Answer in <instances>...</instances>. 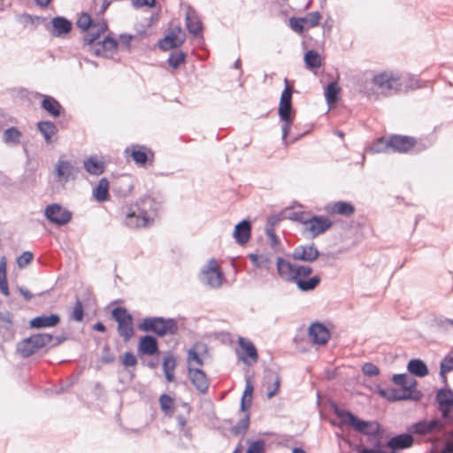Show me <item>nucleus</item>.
<instances>
[{"mask_svg":"<svg viewBox=\"0 0 453 453\" xmlns=\"http://www.w3.org/2000/svg\"><path fill=\"white\" fill-rule=\"evenodd\" d=\"M186 27L188 31L194 36H198L203 29V23L195 14L188 13L186 16Z\"/></svg>","mask_w":453,"mask_h":453,"instance_id":"36","label":"nucleus"},{"mask_svg":"<svg viewBox=\"0 0 453 453\" xmlns=\"http://www.w3.org/2000/svg\"><path fill=\"white\" fill-rule=\"evenodd\" d=\"M311 216L307 211H292L289 214L288 218H289V219H291L293 221H296V222L302 223L303 225H304L306 226L308 222H309V219H311Z\"/></svg>","mask_w":453,"mask_h":453,"instance_id":"50","label":"nucleus"},{"mask_svg":"<svg viewBox=\"0 0 453 453\" xmlns=\"http://www.w3.org/2000/svg\"><path fill=\"white\" fill-rule=\"evenodd\" d=\"M334 414L340 418L339 426H348L354 428L355 431L365 434L376 436L380 434V424L377 421H365L359 419L349 411L334 408Z\"/></svg>","mask_w":453,"mask_h":453,"instance_id":"5","label":"nucleus"},{"mask_svg":"<svg viewBox=\"0 0 453 453\" xmlns=\"http://www.w3.org/2000/svg\"><path fill=\"white\" fill-rule=\"evenodd\" d=\"M77 27L87 33L83 35L84 43H93L100 35L108 29L105 19H100L94 21L90 14L84 12L77 20Z\"/></svg>","mask_w":453,"mask_h":453,"instance_id":"7","label":"nucleus"},{"mask_svg":"<svg viewBox=\"0 0 453 453\" xmlns=\"http://www.w3.org/2000/svg\"><path fill=\"white\" fill-rule=\"evenodd\" d=\"M438 410L443 418H449L453 411V390L449 388H440L435 395Z\"/></svg>","mask_w":453,"mask_h":453,"instance_id":"14","label":"nucleus"},{"mask_svg":"<svg viewBox=\"0 0 453 453\" xmlns=\"http://www.w3.org/2000/svg\"><path fill=\"white\" fill-rule=\"evenodd\" d=\"M188 376L193 386L200 394L204 395L208 392L210 380L203 370L188 366Z\"/></svg>","mask_w":453,"mask_h":453,"instance_id":"19","label":"nucleus"},{"mask_svg":"<svg viewBox=\"0 0 453 453\" xmlns=\"http://www.w3.org/2000/svg\"><path fill=\"white\" fill-rule=\"evenodd\" d=\"M60 322V317L58 314L41 315L30 320V326L33 328L52 327Z\"/></svg>","mask_w":453,"mask_h":453,"instance_id":"28","label":"nucleus"},{"mask_svg":"<svg viewBox=\"0 0 453 453\" xmlns=\"http://www.w3.org/2000/svg\"><path fill=\"white\" fill-rule=\"evenodd\" d=\"M392 381L395 384L401 386V390L404 395H408L410 393L413 396H418L417 401H419L423 396L422 393L416 388L417 382L415 379L409 377L404 373L395 374L392 377Z\"/></svg>","mask_w":453,"mask_h":453,"instance_id":"20","label":"nucleus"},{"mask_svg":"<svg viewBox=\"0 0 453 453\" xmlns=\"http://www.w3.org/2000/svg\"><path fill=\"white\" fill-rule=\"evenodd\" d=\"M134 206L136 211L129 208L126 211L125 224L130 228L147 227L153 224L160 209V203L150 195L139 198Z\"/></svg>","mask_w":453,"mask_h":453,"instance_id":"2","label":"nucleus"},{"mask_svg":"<svg viewBox=\"0 0 453 453\" xmlns=\"http://www.w3.org/2000/svg\"><path fill=\"white\" fill-rule=\"evenodd\" d=\"M138 352L142 355L153 356L158 353L157 341L152 335L142 336L138 345Z\"/></svg>","mask_w":453,"mask_h":453,"instance_id":"26","label":"nucleus"},{"mask_svg":"<svg viewBox=\"0 0 453 453\" xmlns=\"http://www.w3.org/2000/svg\"><path fill=\"white\" fill-rule=\"evenodd\" d=\"M303 19H305L304 23L306 25V28L308 29V28H311V27H315L319 26L320 19H321V15L319 13V12H309Z\"/></svg>","mask_w":453,"mask_h":453,"instance_id":"52","label":"nucleus"},{"mask_svg":"<svg viewBox=\"0 0 453 453\" xmlns=\"http://www.w3.org/2000/svg\"><path fill=\"white\" fill-rule=\"evenodd\" d=\"M52 340L53 336L50 334H33L19 342L17 350L23 357H29L40 349L50 344Z\"/></svg>","mask_w":453,"mask_h":453,"instance_id":"10","label":"nucleus"},{"mask_svg":"<svg viewBox=\"0 0 453 453\" xmlns=\"http://www.w3.org/2000/svg\"><path fill=\"white\" fill-rule=\"evenodd\" d=\"M0 336L4 342H12L16 336L14 315L8 311H0Z\"/></svg>","mask_w":453,"mask_h":453,"instance_id":"16","label":"nucleus"},{"mask_svg":"<svg viewBox=\"0 0 453 453\" xmlns=\"http://www.w3.org/2000/svg\"><path fill=\"white\" fill-rule=\"evenodd\" d=\"M0 291L5 296H9L10 291L6 278V260L3 257L0 261Z\"/></svg>","mask_w":453,"mask_h":453,"instance_id":"41","label":"nucleus"},{"mask_svg":"<svg viewBox=\"0 0 453 453\" xmlns=\"http://www.w3.org/2000/svg\"><path fill=\"white\" fill-rule=\"evenodd\" d=\"M37 128L47 143H51L53 142L52 136L58 133L57 126L52 121L49 120L38 122Z\"/></svg>","mask_w":453,"mask_h":453,"instance_id":"32","label":"nucleus"},{"mask_svg":"<svg viewBox=\"0 0 453 453\" xmlns=\"http://www.w3.org/2000/svg\"><path fill=\"white\" fill-rule=\"evenodd\" d=\"M188 362L189 364L188 366H191L192 362L196 363L199 366L203 365V359L200 357L199 354L195 349H190L188 350Z\"/></svg>","mask_w":453,"mask_h":453,"instance_id":"59","label":"nucleus"},{"mask_svg":"<svg viewBox=\"0 0 453 453\" xmlns=\"http://www.w3.org/2000/svg\"><path fill=\"white\" fill-rule=\"evenodd\" d=\"M143 332H150L157 336L174 335L178 333V323L174 319L147 317L138 326Z\"/></svg>","mask_w":453,"mask_h":453,"instance_id":"6","label":"nucleus"},{"mask_svg":"<svg viewBox=\"0 0 453 453\" xmlns=\"http://www.w3.org/2000/svg\"><path fill=\"white\" fill-rule=\"evenodd\" d=\"M203 273L204 274L206 284L213 288L221 287L224 280V273L221 271L217 260L211 258Z\"/></svg>","mask_w":453,"mask_h":453,"instance_id":"15","label":"nucleus"},{"mask_svg":"<svg viewBox=\"0 0 453 453\" xmlns=\"http://www.w3.org/2000/svg\"><path fill=\"white\" fill-rule=\"evenodd\" d=\"M269 380L273 381V385L267 386V397L272 398L278 393L280 380L279 375L274 372L270 373Z\"/></svg>","mask_w":453,"mask_h":453,"instance_id":"48","label":"nucleus"},{"mask_svg":"<svg viewBox=\"0 0 453 453\" xmlns=\"http://www.w3.org/2000/svg\"><path fill=\"white\" fill-rule=\"evenodd\" d=\"M20 137L21 132L14 127L7 128L4 133V141L6 143L12 142L14 144H19Z\"/></svg>","mask_w":453,"mask_h":453,"instance_id":"44","label":"nucleus"},{"mask_svg":"<svg viewBox=\"0 0 453 453\" xmlns=\"http://www.w3.org/2000/svg\"><path fill=\"white\" fill-rule=\"evenodd\" d=\"M112 319L118 323L117 332L124 342H128L134 335L133 316L125 307H116L111 311Z\"/></svg>","mask_w":453,"mask_h":453,"instance_id":"9","label":"nucleus"},{"mask_svg":"<svg viewBox=\"0 0 453 453\" xmlns=\"http://www.w3.org/2000/svg\"><path fill=\"white\" fill-rule=\"evenodd\" d=\"M309 337L314 344L325 345L330 338V332L323 324L314 322L309 327Z\"/></svg>","mask_w":453,"mask_h":453,"instance_id":"23","label":"nucleus"},{"mask_svg":"<svg viewBox=\"0 0 453 453\" xmlns=\"http://www.w3.org/2000/svg\"><path fill=\"white\" fill-rule=\"evenodd\" d=\"M362 372L365 375L372 377L380 373V369L372 363H365L362 367Z\"/></svg>","mask_w":453,"mask_h":453,"instance_id":"57","label":"nucleus"},{"mask_svg":"<svg viewBox=\"0 0 453 453\" xmlns=\"http://www.w3.org/2000/svg\"><path fill=\"white\" fill-rule=\"evenodd\" d=\"M265 442L264 440L259 439L255 441H252L247 450L246 453H265Z\"/></svg>","mask_w":453,"mask_h":453,"instance_id":"54","label":"nucleus"},{"mask_svg":"<svg viewBox=\"0 0 453 453\" xmlns=\"http://www.w3.org/2000/svg\"><path fill=\"white\" fill-rule=\"evenodd\" d=\"M372 82L384 96L391 95L392 92L397 93L403 87L401 75L393 71H383L374 74Z\"/></svg>","mask_w":453,"mask_h":453,"instance_id":"8","label":"nucleus"},{"mask_svg":"<svg viewBox=\"0 0 453 453\" xmlns=\"http://www.w3.org/2000/svg\"><path fill=\"white\" fill-rule=\"evenodd\" d=\"M276 268L279 277L285 282L295 283L297 288L303 292L314 290L321 281L319 275L309 277L312 273V267L304 265H296L288 260L278 257Z\"/></svg>","mask_w":453,"mask_h":453,"instance_id":"1","label":"nucleus"},{"mask_svg":"<svg viewBox=\"0 0 453 453\" xmlns=\"http://www.w3.org/2000/svg\"><path fill=\"white\" fill-rule=\"evenodd\" d=\"M185 59L186 54L183 51L173 50L170 53L167 61L172 67L177 68L181 63L185 62Z\"/></svg>","mask_w":453,"mask_h":453,"instance_id":"47","label":"nucleus"},{"mask_svg":"<svg viewBox=\"0 0 453 453\" xmlns=\"http://www.w3.org/2000/svg\"><path fill=\"white\" fill-rule=\"evenodd\" d=\"M304 62L308 68H319L321 65V58L316 50H310L304 55Z\"/></svg>","mask_w":453,"mask_h":453,"instance_id":"42","label":"nucleus"},{"mask_svg":"<svg viewBox=\"0 0 453 453\" xmlns=\"http://www.w3.org/2000/svg\"><path fill=\"white\" fill-rule=\"evenodd\" d=\"M436 325L444 330H447L449 326H453V319H440L436 320Z\"/></svg>","mask_w":453,"mask_h":453,"instance_id":"64","label":"nucleus"},{"mask_svg":"<svg viewBox=\"0 0 453 453\" xmlns=\"http://www.w3.org/2000/svg\"><path fill=\"white\" fill-rule=\"evenodd\" d=\"M378 394L381 397H383L390 402H396V401H401V400L417 401V397H418V396H413L410 393L408 395H404V393L402 392L401 389L393 388H380V389H379Z\"/></svg>","mask_w":453,"mask_h":453,"instance_id":"27","label":"nucleus"},{"mask_svg":"<svg viewBox=\"0 0 453 453\" xmlns=\"http://www.w3.org/2000/svg\"><path fill=\"white\" fill-rule=\"evenodd\" d=\"M121 364L126 368L134 367L137 365V358L131 351H127L121 357Z\"/></svg>","mask_w":453,"mask_h":453,"instance_id":"55","label":"nucleus"},{"mask_svg":"<svg viewBox=\"0 0 453 453\" xmlns=\"http://www.w3.org/2000/svg\"><path fill=\"white\" fill-rule=\"evenodd\" d=\"M239 346L242 350H237L239 359L243 363H248L247 357H250L252 361L257 362L258 359V354L255 345L250 340L243 337H240L238 340Z\"/></svg>","mask_w":453,"mask_h":453,"instance_id":"24","label":"nucleus"},{"mask_svg":"<svg viewBox=\"0 0 453 453\" xmlns=\"http://www.w3.org/2000/svg\"><path fill=\"white\" fill-rule=\"evenodd\" d=\"M325 211L331 215L338 214L345 217H350L354 214L356 209L351 203L337 201L327 203L325 206Z\"/></svg>","mask_w":453,"mask_h":453,"instance_id":"25","label":"nucleus"},{"mask_svg":"<svg viewBox=\"0 0 453 453\" xmlns=\"http://www.w3.org/2000/svg\"><path fill=\"white\" fill-rule=\"evenodd\" d=\"M249 258L257 268L270 270L272 266L271 258L266 255L250 254Z\"/></svg>","mask_w":453,"mask_h":453,"instance_id":"39","label":"nucleus"},{"mask_svg":"<svg viewBox=\"0 0 453 453\" xmlns=\"http://www.w3.org/2000/svg\"><path fill=\"white\" fill-rule=\"evenodd\" d=\"M52 23V31L51 34L54 36H61L63 35L68 34L72 29V23L70 20L64 17H55L51 20Z\"/></svg>","mask_w":453,"mask_h":453,"instance_id":"30","label":"nucleus"},{"mask_svg":"<svg viewBox=\"0 0 453 453\" xmlns=\"http://www.w3.org/2000/svg\"><path fill=\"white\" fill-rule=\"evenodd\" d=\"M93 195L96 201L104 202L109 198V181L106 178H102L93 190Z\"/></svg>","mask_w":453,"mask_h":453,"instance_id":"34","label":"nucleus"},{"mask_svg":"<svg viewBox=\"0 0 453 453\" xmlns=\"http://www.w3.org/2000/svg\"><path fill=\"white\" fill-rule=\"evenodd\" d=\"M133 39V35L127 34H122L119 36V44L121 48H124L127 50L131 48V41Z\"/></svg>","mask_w":453,"mask_h":453,"instance_id":"62","label":"nucleus"},{"mask_svg":"<svg viewBox=\"0 0 453 453\" xmlns=\"http://www.w3.org/2000/svg\"><path fill=\"white\" fill-rule=\"evenodd\" d=\"M414 137L400 134H392L389 137H380L371 146V150L375 153L393 152L408 153L416 145Z\"/></svg>","mask_w":453,"mask_h":453,"instance_id":"4","label":"nucleus"},{"mask_svg":"<svg viewBox=\"0 0 453 453\" xmlns=\"http://www.w3.org/2000/svg\"><path fill=\"white\" fill-rule=\"evenodd\" d=\"M291 257L296 261L313 262L319 257V251L314 243L299 245L294 249Z\"/></svg>","mask_w":453,"mask_h":453,"instance_id":"21","label":"nucleus"},{"mask_svg":"<svg viewBox=\"0 0 453 453\" xmlns=\"http://www.w3.org/2000/svg\"><path fill=\"white\" fill-rule=\"evenodd\" d=\"M111 4V0H93L91 4V11L97 15H102Z\"/></svg>","mask_w":453,"mask_h":453,"instance_id":"49","label":"nucleus"},{"mask_svg":"<svg viewBox=\"0 0 453 453\" xmlns=\"http://www.w3.org/2000/svg\"><path fill=\"white\" fill-rule=\"evenodd\" d=\"M440 369L442 372L453 371V350L449 351L441 362Z\"/></svg>","mask_w":453,"mask_h":453,"instance_id":"53","label":"nucleus"},{"mask_svg":"<svg viewBox=\"0 0 453 453\" xmlns=\"http://www.w3.org/2000/svg\"><path fill=\"white\" fill-rule=\"evenodd\" d=\"M292 93L293 87L288 84V81L285 79V88L281 93L278 114L280 120L281 121V138L283 143L287 146L289 143H293L297 140V138H294L290 141H288V135L290 133L291 127L294 123V119L296 112L292 108Z\"/></svg>","mask_w":453,"mask_h":453,"instance_id":"3","label":"nucleus"},{"mask_svg":"<svg viewBox=\"0 0 453 453\" xmlns=\"http://www.w3.org/2000/svg\"><path fill=\"white\" fill-rule=\"evenodd\" d=\"M84 44L96 57L112 58L118 51L119 42L111 35H107L102 41L96 40L93 43Z\"/></svg>","mask_w":453,"mask_h":453,"instance_id":"11","label":"nucleus"},{"mask_svg":"<svg viewBox=\"0 0 453 453\" xmlns=\"http://www.w3.org/2000/svg\"><path fill=\"white\" fill-rule=\"evenodd\" d=\"M445 446L441 450H436L435 446H433V453H453V430L445 434Z\"/></svg>","mask_w":453,"mask_h":453,"instance_id":"51","label":"nucleus"},{"mask_svg":"<svg viewBox=\"0 0 453 453\" xmlns=\"http://www.w3.org/2000/svg\"><path fill=\"white\" fill-rule=\"evenodd\" d=\"M443 426V423L439 419L434 418L429 421L424 419L408 426L407 432L425 436L432 434L434 430H442Z\"/></svg>","mask_w":453,"mask_h":453,"instance_id":"18","label":"nucleus"},{"mask_svg":"<svg viewBox=\"0 0 453 453\" xmlns=\"http://www.w3.org/2000/svg\"><path fill=\"white\" fill-rule=\"evenodd\" d=\"M340 93V88L336 82H331L327 85L325 96L327 103L332 104L338 101V95Z\"/></svg>","mask_w":453,"mask_h":453,"instance_id":"45","label":"nucleus"},{"mask_svg":"<svg viewBox=\"0 0 453 453\" xmlns=\"http://www.w3.org/2000/svg\"><path fill=\"white\" fill-rule=\"evenodd\" d=\"M184 42V39L179 38L174 33H171L159 41V47L163 50L177 48Z\"/></svg>","mask_w":453,"mask_h":453,"instance_id":"35","label":"nucleus"},{"mask_svg":"<svg viewBox=\"0 0 453 453\" xmlns=\"http://www.w3.org/2000/svg\"><path fill=\"white\" fill-rule=\"evenodd\" d=\"M46 219L57 225L64 226L72 219V212L58 203H51L46 206L44 211Z\"/></svg>","mask_w":453,"mask_h":453,"instance_id":"12","label":"nucleus"},{"mask_svg":"<svg viewBox=\"0 0 453 453\" xmlns=\"http://www.w3.org/2000/svg\"><path fill=\"white\" fill-rule=\"evenodd\" d=\"M83 318H84V309H83L82 302L79 298H76V301L73 307V311L70 314V319L76 322H81L83 320Z\"/></svg>","mask_w":453,"mask_h":453,"instance_id":"46","label":"nucleus"},{"mask_svg":"<svg viewBox=\"0 0 453 453\" xmlns=\"http://www.w3.org/2000/svg\"><path fill=\"white\" fill-rule=\"evenodd\" d=\"M176 360L173 356L165 357L163 362L164 372H174Z\"/></svg>","mask_w":453,"mask_h":453,"instance_id":"58","label":"nucleus"},{"mask_svg":"<svg viewBox=\"0 0 453 453\" xmlns=\"http://www.w3.org/2000/svg\"><path fill=\"white\" fill-rule=\"evenodd\" d=\"M34 258V255L30 251H24L17 259V264L19 267H24L28 265Z\"/></svg>","mask_w":453,"mask_h":453,"instance_id":"60","label":"nucleus"},{"mask_svg":"<svg viewBox=\"0 0 453 453\" xmlns=\"http://www.w3.org/2000/svg\"><path fill=\"white\" fill-rule=\"evenodd\" d=\"M124 153L127 157L130 156L139 166H144L148 162L152 165L154 161V152L145 146L132 144L126 148Z\"/></svg>","mask_w":453,"mask_h":453,"instance_id":"13","label":"nucleus"},{"mask_svg":"<svg viewBox=\"0 0 453 453\" xmlns=\"http://www.w3.org/2000/svg\"><path fill=\"white\" fill-rule=\"evenodd\" d=\"M408 370L411 374L424 377L428 374L426 365L420 359H411L408 364Z\"/></svg>","mask_w":453,"mask_h":453,"instance_id":"37","label":"nucleus"},{"mask_svg":"<svg viewBox=\"0 0 453 453\" xmlns=\"http://www.w3.org/2000/svg\"><path fill=\"white\" fill-rule=\"evenodd\" d=\"M254 388L250 380H247L245 389L243 392V395L241 402V411H246V410L250 406L251 404V395L253 393Z\"/></svg>","mask_w":453,"mask_h":453,"instance_id":"43","label":"nucleus"},{"mask_svg":"<svg viewBox=\"0 0 453 453\" xmlns=\"http://www.w3.org/2000/svg\"><path fill=\"white\" fill-rule=\"evenodd\" d=\"M155 0H133V5L135 8H140L143 6L153 7L155 5Z\"/></svg>","mask_w":453,"mask_h":453,"instance_id":"63","label":"nucleus"},{"mask_svg":"<svg viewBox=\"0 0 453 453\" xmlns=\"http://www.w3.org/2000/svg\"><path fill=\"white\" fill-rule=\"evenodd\" d=\"M250 426V414L246 412L238 423L231 428V434L238 436L246 434Z\"/></svg>","mask_w":453,"mask_h":453,"instance_id":"40","label":"nucleus"},{"mask_svg":"<svg viewBox=\"0 0 453 453\" xmlns=\"http://www.w3.org/2000/svg\"><path fill=\"white\" fill-rule=\"evenodd\" d=\"M41 106L54 118L58 117L61 113L62 106L60 103L50 96H44Z\"/></svg>","mask_w":453,"mask_h":453,"instance_id":"31","label":"nucleus"},{"mask_svg":"<svg viewBox=\"0 0 453 453\" xmlns=\"http://www.w3.org/2000/svg\"><path fill=\"white\" fill-rule=\"evenodd\" d=\"M333 226V222L323 216H311L309 219V222L305 227V230L310 232L312 237H316L326 230H328Z\"/></svg>","mask_w":453,"mask_h":453,"instance_id":"22","label":"nucleus"},{"mask_svg":"<svg viewBox=\"0 0 453 453\" xmlns=\"http://www.w3.org/2000/svg\"><path fill=\"white\" fill-rule=\"evenodd\" d=\"M251 234V226L250 221L242 220L239 222L234 230V237L239 244H245L249 242Z\"/></svg>","mask_w":453,"mask_h":453,"instance_id":"29","label":"nucleus"},{"mask_svg":"<svg viewBox=\"0 0 453 453\" xmlns=\"http://www.w3.org/2000/svg\"><path fill=\"white\" fill-rule=\"evenodd\" d=\"M85 170L93 175H100L104 172V164L102 161L97 160L94 157H89L87 158L84 163Z\"/></svg>","mask_w":453,"mask_h":453,"instance_id":"33","label":"nucleus"},{"mask_svg":"<svg viewBox=\"0 0 453 453\" xmlns=\"http://www.w3.org/2000/svg\"><path fill=\"white\" fill-rule=\"evenodd\" d=\"M114 360H115V357L111 352L110 347L108 345L104 346L101 362L103 364H111L112 362H114Z\"/></svg>","mask_w":453,"mask_h":453,"instance_id":"61","label":"nucleus"},{"mask_svg":"<svg viewBox=\"0 0 453 453\" xmlns=\"http://www.w3.org/2000/svg\"><path fill=\"white\" fill-rule=\"evenodd\" d=\"M54 172L57 176V181L66 183L70 180L76 178L79 169L71 161L60 157L55 165Z\"/></svg>","mask_w":453,"mask_h":453,"instance_id":"17","label":"nucleus"},{"mask_svg":"<svg viewBox=\"0 0 453 453\" xmlns=\"http://www.w3.org/2000/svg\"><path fill=\"white\" fill-rule=\"evenodd\" d=\"M161 411L165 415L172 417L174 412V399L167 394H162L158 399Z\"/></svg>","mask_w":453,"mask_h":453,"instance_id":"38","label":"nucleus"},{"mask_svg":"<svg viewBox=\"0 0 453 453\" xmlns=\"http://www.w3.org/2000/svg\"><path fill=\"white\" fill-rule=\"evenodd\" d=\"M289 22L291 28L299 34H302L305 29V19L303 18L293 17L289 19Z\"/></svg>","mask_w":453,"mask_h":453,"instance_id":"56","label":"nucleus"}]
</instances>
